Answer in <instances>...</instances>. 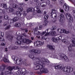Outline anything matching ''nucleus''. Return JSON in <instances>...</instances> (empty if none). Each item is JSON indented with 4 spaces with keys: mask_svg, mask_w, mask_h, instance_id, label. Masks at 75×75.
<instances>
[{
    "mask_svg": "<svg viewBox=\"0 0 75 75\" xmlns=\"http://www.w3.org/2000/svg\"><path fill=\"white\" fill-rule=\"evenodd\" d=\"M0 35L1 37H3V35H4V33H2L1 32H0Z\"/></svg>",
    "mask_w": 75,
    "mask_h": 75,
    "instance_id": "46",
    "label": "nucleus"
},
{
    "mask_svg": "<svg viewBox=\"0 0 75 75\" xmlns=\"http://www.w3.org/2000/svg\"><path fill=\"white\" fill-rule=\"evenodd\" d=\"M49 17V16L48 15H45V16L44 18L45 19H48V17Z\"/></svg>",
    "mask_w": 75,
    "mask_h": 75,
    "instance_id": "38",
    "label": "nucleus"
},
{
    "mask_svg": "<svg viewBox=\"0 0 75 75\" xmlns=\"http://www.w3.org/2000/svg\"><path fill=\"white\" fill-rule=\"evenodd\" d=\"M59 3L60 5H61L62 6V5L64 4V1H63V0H61L59 2Z\"/></svg>",
    "mask_w": 75,
    "mask_h": 75,
    "instance_id": "41",
    "label": "nucleus"
},
{
    "mask_svg": "<svg viewBox=\"0 0 75 75\" xmlns=\"http://www.w3.org/2000/svg\"><path fill=\"white\" fill-rule=\"evenodd\" d=\"M40 7L36 6L35 7V9L36 10V11L38 13H41V11L40 9Z\"/></svg>",
    "mask_w": 75,
    "mask_h": 75,
    "instance_id": "11",
    "label": "nucleus"
},
{
    "mask_svg": "<svg viewBox=\"0 0 75 75\" xmlns=\"http://www.w3.org/2000/svg\"><path fill=\"white\" fill-rule=\"evenodd\" d=\"M63 31V33H65V34H68V33H69V31H67L66 30H64Z\"/></svg>",
    "mask_w": 75,
    "mask_h": 75,
    "instance_id": "33",
    "label": "nucleus"
},
{
    "mask_svg": "<svg viewBox=\"0 0 75 75\" xmlns=\"http://www.w3.org/2000/svg\"><path fill=\"white\" fill-rule=\"evenodd\" d=\"M19 10H20V11H21V12H22V11H23V8L22 7L19 8Z\"/></svg>",
    "mask_w": 75,
    "mask_h": 75,
    "instance_id": "47",
    "label": "nucleus"
},
{
    "mask_svg": "<svg viewBox=\"0 0 75 75\" xmlns=\"http://www.w3.org/2000/svg\"><path fill=\"white\" fill-rule=\"evenodd\" d=\"M19 18L17 17H16L13 18V20L14 21H18Z\"/></svg>",
    "mask_w": 75,
    "mask_h": 75,
    "instance_id": "25",
    "label": "nucleus"
},
{
    "mask_svg": "<svg viewBox=\"0 0 75 75\" xmlns=\"http://www.w3.org/2000/svg\"><path fill=\"white\" fill-rule=\"evenodd\" d=\"M37 53L38 54H40V53H41V51L40 50H37Z\"/></svg>",
    "mask_w": 75,
    "mask_h": 75,
    "instance_id": "60",
    "label": "nucleus"
},
{
    "mask_svg": "<svg viewBox=\"0 0 75 75\" xmlns=\"http://www.w3.org/2000/svg\"><path fill=\"white\" fill-rule=\"evenodd\" d=\"M0 40L1 41H5V40H4V39L3 38H2V39L1 38H0Z\"/></svg>",
    "mask_w": 75,
    "mask_h": 75,
    "instance_id": "51",
    "label": "nucleus"
},
{
    "mask_svg": "<svg viewBox=\"0 0 75 75\" xmlns=\"http://www.w3.org/2000/svg\"><path fill=\"white\" fill-rule=\"evenodd\" d=\"M47 47L49 48L50 50H55V48L53 47L52 46L50 45H47Z\"/></svg>",
    "mask_w": 75,
    "mask_h": 75,
    "instance_id": "13",
    "label": "nucleus"
},
{
    "mask_svg": "<svg viewBox=\"0 0 75 75\" xmlns=\"http://www.w3.org/2000/svg\"><path fill=\"white\" fill-rule=\"evenodd\" d=\"M58 31H59L60 33H63V30L61 29H57Z\"/></svg>",
    "mask_w": 75,
    "mask_h": 75,
    "instance_id": "30",
    "label": "nucleus"
},
{
    "mask_svg": "<svg viewBox=\"0 0 75 75\" xmlns=\"http://www.w3.org/2000/svg\"><path fill=\"white\" fill-rule=\"evenodd\" d=\"M52 30H56L57 27L56 26H53L52 27Z\"/></svg>",
    "mask_w": 75,
    "mask_h": 75,
    "instance_id": "55",
    "label": "nucleus"
},
{
    "mask_svg": "<svg viewBox=\"0 0 75 75\" xmlns=\"http://www.w3.org/2000/svg\"><path fill=\"white\" fill-rule=\"evenodd\" d=\"M57 33L55 31L51 32L50 34L52 36H56L57 35Z\"/></svg>",
    "mask_w": 75,
    "mask_h": 75,
    "instance_id": "14",
    "label": "nucleus"
},
{
    "mask_svg": "<svg viewBox=\"0 0 75 75\" xmlns=\"http://www.w3.org/2000/svg\"><path fill=\"white\" fill-rule=\"evenodd\" d=\"M2 7H4L6 9H7V5L6 4H1Z\"/></svg>",
    "mask_w": 75,
    "mask_h": 75,
    "instance_id": "23",
    "label": "nucleus"
},
{
    "mask_svg": "<svg viewBox=\"0 0 75 75\" xmlns=\"http://www.w3.org/2000/svg\"><path fill=\"white\" fill-rule=\"evenodd\" d=\"M29 52L30 53H32V52L37 53V50L33 49L32 50H30Z\"/></svg>",
    "mask_w": 75,
    "mask_h": 75,
    "instance_id": "15",
    "label": "nucleus"
},
{
    "mask_svg": "<svg viewBox=\"0 0 75 75\" xmlns=\"http://www.w3.org/2000/svg\"><path fill=\"white\" fill-rule=\"evenodd\" d=\"M4 18L5 20H8V17L7 15L5 16Z\"/></svg>",
    "mask_w": 75,
    "mask_h": 75,
    "instance_id": "42",
    "label": "nucleus"
},
{
    "mask_svg": "<svg viewBox=\"0 0 75 75\" xmlns=\"http://www.w3.org/2000/svg\"><path fill=\"white\" fill-rule=\"evenodd\" d=\"M6 66H5V64H3L2 65V67H1V66H0L1 67V70H2V71H3V70H4L5 69V67Z\"/></svg>",
    "mask_w": 75,
    "mask_h": 75,
    "instance_id": "20",
    "label": "nucleus"
},
{
    "mask_svg": "<svg viewBox=\"0 0 75 75\" xmlns=\"http://www.w3.org/2000/svg\"><path fill=\"white\" fill-rule=\"evenodd\" d=\"M19 5L20 6H22V7H23V6H24V4L23 3H20L19 4Z\"/></svg>",
    "mask_w": 75,
    "mask_h": 75,
    "instance_id": "56",
    "label": "nucleus"
},
{
    "mask_svg": "<svg viewBox=\"0 0 75 75\" xmlns=\"http://www.w3.org/2000/svg\"><path fill=\"white\" fill-rule=\"evenodd\" d=\"M72 42L73 44H71L72 46H73V47H75V40H72Z\"/></svg>",
    "mask_w": 75,
    "mask_h": 75,
    "instance_id": "28",
    "label": "nucleus"
},
{
    "mask_svg": "<svg viewBox=\"0 0 75 75\" xmlns=\"http://www.w3.org/2000/svg\"><path fill=\"white\" fill-rule=\"evenodd\" d=\"M62 71L64 72H71L73 71V69L70 67H63L62 69Z\"/></svg>",
    "mask_w": 75,
    "mask_h": 75,
    "instance_id": "3",
    "label": "nucleus"
},
{
    "mask_svg": "<svg viewBox=\"0 0 75 75\" xmlns=\"http://www.w3.org/2000/svg\"><path fill=\"white\" fill-rule=\"evenodd\" d=\"M8 24V22H7V21L6 22L4 23L3 24V25L4 26H6V25Z\"/></svg>",
    "mask_w": 75,
    "mask_h": 75,
    "instance_id": "40",
    "label": "nucleus"
},
{
    "mask_svg": "<svg viewBox=\"0 0 75 75\" xmlns=\"http://www.w3.org/2000/svg\"><path fill=\"white\" fill-rule=\"evenodd\" d=\"M29 57H30V58L31 59H34V56H33L32 54H30L29 56Z\"/></svg>",
    "mask_w": 75,
    "mask_h": 75,
    "instance_id": "37",
    "label": "nucleus"
},
{
    "mask_svg": "<svg viewBox=\"0 0 75 75\" xmlns=\"http://www.w3.org/2000/svg\"><path fill=\"white\" fill-rule=\"evenodd\" d=\"M31 10V12H34V8H32Z\"/></svg>",
    "mask_w": 75,
    "mask_h": 75,
    "instance_id": "62",
    "label": "nucleus"
},
{
    "mask_svg": "<svg viewBox=\"0 0 75 75\" xmlns=\"http://www.w3.org/2000/svg\"><path fill=\"white\" fill-rule=\"evenodd\" d=\"M13 35H11L9 36V40L10 41H11L12 40H13Z\"/></svg>",
    "mask_w": 75,
    "mask_h": 75,
    "instance_id": "34",
    "label": "nucleus"
},
{
    "mask_svg": "<svg viewBox=\"0 0 75 75\" xmlns=\"http://www.w3.org/2000/svg\"><path fill=\"white\" fill-rule=\"evenodd\" d=\"M32 42V41L31 40L27 39L26 43L27 44H29Z\"/></svg>",
    "mask_w": 75,
    "mask_h": 75,
    "instance_id": "26",
    "label": "nucleus"
},
{
    "mask_svg": "<svg viewBox=\"0 0 75 75\" xmlns=\"http://www.w3.org/2000/svg\"><path fill=\"white\" fill-rule=\"evenodd\" d=\"M8 74H12V72L10 71H6L5 72V74L6 75H7Z\"/></svg>",
    "mask_w": 75,
    "mask_h": 75,
    "instance_id": "29",
    "label": "nucleus"
},
{
    "mask_svg": "<svg viewBox=\"0 0 75 75\" xmlns=\"http://www.w3.org/2000/svg\"><path fill=\"white\" fill-rule=\"evenodd\" d=\"M59 55L60 57H61L63 60L65 61L66 62H69V59H68V58L64 54L59 53Z\"/></svg>",
    "mask_w": 75,
    "mask_h": 75,
    "instance_id": "4",
    "label": "nucleus"
},
{
    "mask_svg": "<svg viewBox=\"0 0 75 75\" xmlns=\"http://www.w3.org/2000/svg\"><path fill=\"white\" fill-rule=\"evenodd\" d=\"M16 13L17 15L18 16H20L21 15V13L19 11L16 12Z\"/></svg>",
    "mask_w": 75,
    "mask_h": 75,
    "instance_id": "32",
    "label": "nucleus"
},
{
    "mask_svg": "<svg viewBox=\"0 0 75 75\" xmlns=\"http://www.w3.org/2000/svg\"><path fill=\"white\" fill-rule=\"evenodd\" d=\"M20 69V68H19V67L17 66L16 67H15L14 69L15 70H16V69Z\"/></svg>",
    "mask_w": 75,
    "mask_h": 75,
    "instance_id": "48",
    "label": "nucleus"
},
{
    "mask_svg": "<svg viewBox=\"0 0 75 75\" xmlns=\"http://www.w3.org/2000/svg\"><path fill=\"white\" fill-rule=\"evenodd\" d=\"M73 46H72L71 44H70L68 47L69 50V51H71L72 50V47H73Z\"/></svg>",
    "mask_w": 75,
    "mask_h": 75,
    "instance_id": "18",
    "label": "nucleus"
},
{
    "mask_svg": "<svg viewBox=\"0 0 75 75\" xmlns=\"http://www.w3.org/2000/svg\"><path fill=\"white\" fill-rule=\"evenodd\" d=\"M34 34L35 35H43L45 34V32H43L41 33L39 31H35L34 32Z\"/></svg>",
    "mask_w": 75,
    "mask_h": 75,
    "instance_id": "9",
    "label": "nucleus"
},
{
    "mask_svg": "<svg viewBox=\"0 0 75 75\" xmlns=\"http://www.w3.org/2000/svg\"><path fill=\"white\" fill-rule=\"evenodd\" d=\"M32 16L31 15L28 16L27 17V18L28 20H30L32 18Z\"/></svg>",
    "mask_w": 75,
    "mask_h": 75,
    "instance_id": "36",
    "label": "nucleus"
},
{
    "mask_svg": "<svg viewBox=\"0 0 75 75\" xmlns=\"http://www.w3.org/2000/svg\"><path fill=\"white\" fill-rule=\"evenodd\" d=\"M58 67L59 68H62V66L61 64H60L59 65H58Z\"/></svg>",
    "mask_w": 75,
    "mask_h": 75,
    "instance_id": "54",
    "label": "nucleus"
},
{
    "mask_svg": "<svg viewBox=\"0 0 75 75\" xmlns=\"http://www.w3.org/2000/svg\"><path fill=\"white\" fill-rule=\"evenodd\" d=\"M26 74V72L25 71H24L23 72H21V75H25V74Z\"/></svg>",
    "mask_w": 75,
    "mask_h": 75,
    "instance_id": "43",
    "label": "nucleus"
},
{
    "mask_svg": "<svg viewBox=\"0 0 75 75\" xmlns=\"http://www.w3.org/2000/svg\"><path fill=\"white\" fill-rule=\"evenodd\" d=\"M16 74L17 75H21V72L20 70H18L16 72Z\"/></svg>",
    "mask_w": 75,
    "mask_h": 75,
    "instance_id": "35",
    "label": "nucleus"
},
{
    "mask_svg": "<svg viewBox=\"0 0 75 75\" xmlns=\"http://www.w3.org/2000/svg\"><path fill=\"white\" fill-rule=\"evenodd\" d=\"M24 37L23 36H18V40H22L23 42H24V43H26L27 42V39H23Z\"/></svg>",
    "mask_w": 75,
    "mask_h": 75,
    "instance_id": "8",
    "label": "nucleus"
},
{
    "mask_svg": "<svg viewBox=\"0 0 75 75\" xmlns=\"http://www.w3.org/2000/svg\"><path fill=\"white\" fill-rule=\"evenodd\" d=\"M27 15V12L24 11L23 12V16H25Z\"/></svg>",
    "mask_w": 75,
    "mask_h": 75,
    "instance_id": "52",
    "label": "nucleus"
},
{
    "mask_svg": "<svg viewBox=\"0 0 75 75\" xmlns=\"http://www.w3.org/2000/svg\"><path fill=\"white\" fill-rule=\"evenodd\" d=\"M17 40L16 41V44H17V45H21V41L20 40H18V39H17Z\"/></svg>",
    "mask_w": 75,
    "mask_h": 75,
    "instance_id": "12",
    "label": "nucleus"
},
{
    "mask_svg": "<svg viewBox=\"0 0 75 75\" xmlns=\"http://www.w3.org/2000/svg\"><path fill=\"white\" fill-rule=\"evenodd\" d=\"M15 67H9L8 68V69L9 71H13V69H14Z\"/></svg>",
    "mask_w": 75,
    "mask_h": 75,
    "instance_id": "16",
    "label": "nucleus"
},
{
    "mask_svg": "<svg viewBox=\"0 0 75 75\" xmlns=\"http://www.w3.org/2000/svg\"><path fill=\"white\" fill-rule=\"evenodd\" d=\"M47 24L45 23L44 22L43 24V26H47Z\"/></svg>",
    "mask_w": 75,
    "mask_h": 75,
    "instance_id": "64",
    "label": "nucleus"
},
{
    "mask_svg": "<svg viewBox=\"0 0 75 75\" xmlns=\"http://www.w3.org/2000/svg\"><path fill=\"white\" fill-rule=\"evenodd\" d=\"M57 38L58 39V40H61V39H62V36H60L59 37H57Z\"/></svg>",
    "mask_w": 75,
    "mask_h": 75,
    "instance_id": "50",
    "label": "nucleus"
},
{
    "mask_svg": "<svg viewBox=\"0 0 75 75\" xmlns=\"http://www.w3.org/2000/svg\"><path fill=\"white\" fill-rule=\"evenodd\" d=\"M1 45L3 46H4V45H5V44H4V43L3 42H1Z\"/></svg>",
    "mask_w": 75,
    "mask_h": 75,
    "instance_id": "59",
    "label": "nucleus"
},
{
    "mask_svg": "<svg viewBox=\"0 0 75 75\" xmlns=\"http://www.w3.org/2000/svg\"><path fill=\"white\" fill-rule=\"evenodd\" d=\"M52 41H53V42H58V39L57 38L56 39V38H52Z\"/></svg>",
    "mask_w": 75,
    "mask_h": 75,
    "instance_id": "17",
    "label": "nucleus"
},
{
    "mask_svg": "<svg viewBox=\"0 0 75 75\" xmlns=\"http://www.w3.org/2000/svg\"><path fill=\"white\" fill-rule=\"evenodd\" d=\"M9 20L11 24V23H13V22H14V21H13V19L12 20L11 19H10Z\"/></svg>",
    "mask_w": 75,
    "mask_h": 75,
    "instance_id": "44",
    "label": "nucleus"
},
{
    "mask_svg": "<svg viewBox=\"0 0 75 75\" xmlns=\"http://www.w3.org/2000/svg\"><path fill=\"white\" fill-rule=\"evenodd\" d=\"M71 40H75V35H73L71 38Z\"/></svg>",
    "mask_w": 75,
    "mask_h": 75,
    "instance_id": "39",
    "label": "nucleus"
},
{
    "mask_svg": "<svg viewBox=\"0 0 75 75\" xmlns=\"http://www.w3.org/2000/svg\"><path fill=\"white\" fill-rule=\"evenodd\" d=\"M44 23L46 24L47 25V23H48V21H44Z\"/></svg>",
    "mask_w": 75,
    "mask_h": 75,
    "instance_id": "58",
    "label": "nucleus"
},
{
    "mask_svg": "<svg viewBox=\"0 0 75 75\" xmlns=\"http://www.w3.org/2000/svg\"><path fill=\"white\" fill-rule=\"evenodd\" d=\"M15 25L17 27H18V28L20 27L21 26V24L19 23H16Z\"/></svg>",
    "mask_w": 75,
    "mask_h": 75,
    "instance_id": "24",
    "label": "nucleus"
},
{
    "mask_svg": "<svg viewBox=\"0 0 75 75\" xmlns=\"http://www.w3.org/2000/svg\"><path fill=\"white\" fill-rule=\"evenodd\" d=\"M32 8H29L27 10V11L28 12H29V11H31V9Z\"/></svg>",
    "mask_w": 75,
    "mask_h": 75,
    "instance_id": "49",
    "label": "nucleus"
},
{
    "mask_svg": "<svg viewBox=\"0 0 75 75\" xmlns=\"http://www.w3.org/2000/svg\"><path fill=\"white\" fill-rule=\"evenodd\" d=\"M62 42H65H65H66V39H63L62 40Z\"/></svg>",
    "mask_w": 75,
    "mask_h": 75,
    "instance_id": "57",
    "label": "nucleus"
},
{
    "mask_svg": "<svg viewBox=\"0 0 75 75\" xmlns=\"http://www.w3.org/2000/svg\"><path fill=\"white\" fill-rule=\"evenodd\" d=\"M43 44H44L43 42L37 41L35 42L34 45L36 47V46H38V45H42Z\"/></svg>",
    "mask_w": 75,
    "mask_h": 75,
    "instance_id": "6",
    "label": "nucleus"
},
{
    "mask_svg": "<svg viewBox=\"0 0 75 75\" xmlns=\"http://www.w3.org/2000/svg\"><path fill=\"white\" fill-rule=\"evenodd\" d=\"M36 4L37 6H38L39 4H40V2L39 1L37 2L36 3Z\"/></svg>",
    "mask_w": 75,
    "mask_h": 75,
    "instance_id": "53",
    "label": "nucleus"
},
{
    "mask_svg": "<svg viewBox=\"0 0 75 75\" xmlns=\"http://www.w3.org/2000/svg\"><path fill=\"white\" fill-rule=\"evenodd\" d=\"M13 59L14 60L15 64H17V65H19V64H22L23 63V61L21 59H18V57H15L13 56L12 57Z\"/></svg>",
    "mask_w": 75,
    "mask_h": 75,
    "instance_id": "2",
    "label": "nucleus"
},
{
    "mask_svg": "<svg viewBox=\"0 0 75 75\" xmlns=\"http://www.w3.org/2000/svg\"><path fill=\"white\" fill-rule=\"evenodd\" d=\"M60 23H63V20H62V18H60Z\"/></svg>",
    "mask_w": 75,
    "mask_h": 75,
    "instance_id": "63",
    "label": "nucleus"
},
{
    "mask_svg": "<svg viewBox=\"0 0 75 75\" xmlns=\"http://www.w3.org/2000/svg\"><path fill=\"white\" fill-rule=\"evenodd\" d=\"M63 8L66 11H69V6L67 4H65L63 6Z\"/></svg>",
    "mask_w": 75,
    "mask_h": 75,
    "instance_id": "10",
    "label": "nucleus"
},
{
    "mask_svg": "<svg viewBox=\"0 0 75 75\" xmlns=\"http://www.w3.org/2000/svg\"><path fill=\"white\" fill-rule=\"evenodd\" d=\"M41 6L42 7H45L46 6V4H47V3L43 2L41 4Z\"/></svg>",
    "mask_w": 75,
    "mask_h": 75,
    "instance_id": "22",
    "label": "nucleus"
},
{
    "mask_svg": "<svg viewBox=\"0 0 75 75\" xmlns=\"http://www.w3.org/2000/svg\"><path fill=\"white\" fill-rule=\"evenodd\" d=\"M14 10V9H13V8H9V12H10V13H11L12 12H13Z\"/></svg>",
    "mask_w": 75,
    "mask_h": 75,
    "instance_id": "27",
    "label": "nucleus"
},
{
    "mask_svg": "<svg viewBox=\"0 0 75 75\" xmlns=\"http://www.w3.org/2000/svg\"><path fill=\"white\" fill-rule=\"evenodd\" d=\"M56 12V10H55L54 9H53L52 10V12L51 13L52 16L51 17L52 18H54V17H57V14L55 13Z\"/></svg>",
    "mask_w": 75,
    "mask_h": 75,
    "instance_id": "7",
    "label": "nucleus"
},
{
    "mask_svg": "<svg viewBox=\"0 0 75 75\" xmlns=\"http://www.w3.org/2000/svg\"><path fill=\"white\" fill-rule=\"evenodd\" d=\"M10 25H9L7 26L6 28H5V30H8V29H10Z\"/></svg>",
    "mask_w": 75,
    "mask_h": 75,
    "instance_id": "45",
    "label": "nucleus"
},
{
    "mask_svg": "<svg viewBox=\"0 0 75 75\" xmlns=\"http://www.w3.org/2000/svg\"><path fill=\"white\" fill-rule=\"evenodd\" d=\"M12 5L13 7L14 8H17L18 7V6L15 4H13Z\"/></svg>",
    "mask_w": 75,
    "mask_h": 75,
    "instance_id": "19",
    "label": "nucleus"
},
{
    "mask_svg": "<svg viewBox=\"0 0 75 75\" xmlns=\"http://www.w3.org/2000/svg\"><path fill=\"white\" fill-rule=\"evenodd\" d=\"M23 64H24V65H25V66H27V65H28L27 63H26V62H23Z\"/></svg>",
    "mask_w": 75,
    "mask_h": 75,
    "instance_id": "61",
    "label": "nucleus"
},
{
    "mask_svg": "<svg viewBox=\"0 0 75 75\" xmlns=\"http://www.w3.org/2000/svg\"><path fill=\"white\" fill-rule=\"evenodd\" d=\"M4 62H5L6 63V62H8V63H9V61L6 58L4 57Z\"/></svg>",
    "mask_w": 75,
    "mask_h": 75,
    "instance_id": "21",
    "label": "nucleus"
},
{
    "mask_svg": "<svg viewBox=\"0 0 75 75\" xmlns=\"http://www.w3.org/2000/svg\"><path fill=\"white\" fill-rule=\"evenodd\" d=\"M51 30H52V29H48L47 30H46L45 31V33H48V31H49L50 33V32H51Z\"/></svg>",
    "mask_w": 75,
    "mask_h": 75,
    "instance_id": "31",
    "label": "nucleus"
},
{
    "mask_svg": "<svg viewBox=\"0 0 75 75\" xmlns=\"http://www.w3.org/2000/svg\"><path fill=\"white\" fill-rule=\"evenodd\" d=\"M39 59L40 61H41V62L37 61L34 63L35 65H37V66L34 68L35 70L40 69V72L37 71L36 74L39 75H41L42 73H48L49 72L48 70L47 69L45 68V67L44 66V64H43L44 62H46L47 63H50V61H48V59L44 58H40Z\"/></svg>",
    "mask_w": 75,
    "mask_h": 75,
    "instance_id": "1",
    "label": "nucleus"
},
{
    "mask_svg": "<svg viewBox=\"0 0 75 75\" xmlns=\"http://www.w3.org/2000/svg\"><path fill=\"white\" fill-rule=\"evenodd\" d=\"M66 17L67 19L70 20V21L71 23L73 22V18L72 17L71 15L69 13H67L66 14Z\"/></svg>",
    "mask_w": 75,
    "mask_h": 75,
    "instance_id": "5",
    "label": "nucleus"
}]
</instances>
